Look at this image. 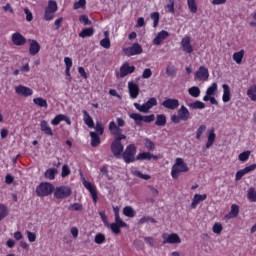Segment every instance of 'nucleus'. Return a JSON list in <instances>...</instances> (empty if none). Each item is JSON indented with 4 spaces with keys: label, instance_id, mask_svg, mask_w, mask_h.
<instances>
[{
    "label": "nucleus",
    "instance_id": "nucleus-1",
    "mask_svg": "<svg viewBox=\"0 0 256 256\" xmlns=\"http://www.w3.org/2000/svg\"><path fill=\"white\" fill-rule=\"evenodd\" d=\"M108 129L111 135L114 137V141L111 144V152L113 153L114 157H116V159H121L125 149L121 141H125L127 136L123 134V129L117 127L115 121H111L109 123Z\"/></svg>",
    "mask_w": 256,
    "mask_h": 256
},
{
    "label": "nucleus",
    "instance_id": "nucleus-2",
    "mask_svg": "<svg viewBox=\"0 0 256 256\" xmlns=\"http://www.w3.org/2000/svg\"><path fill=\"white\" fill-rule=\"evenodd\" d=\"M187 171H189V166H187V163H185V160H183V158H176L175 163L171 169L172 178L179 179V174L187 173Z\"/></svg>",
    "mask_w": 256,
    "mask_h": 256
},
{
    "label": "nucleus",
    "instance_id": "nucleus-3",
    "mask_svg": "<svg viewBox=\"0 0 256 256\" xmlns=\"http://www.w3.org/2000/svg\"><path fill=\"white\" fill-rule=\"evenodd\" d=\"M170 119L172 123L177 125L181 123V121H189V119H191V112H189V109L185 105H182L180 109H178L177 114H173Z\"/></svg>",
    "mask_w": 256,
    "mask_h": 256
},
{
    "label": "nucleus",
    "instance_id": "nucleus-4",
    "mask_svg": "<svg viewBox=\"0 0 256 256\" xmlns=\"http://www.w3.org/2000/svg\"><path fill=\"white\" fill-rule=\"evenodd\" d=\"M53 191H55V186L49 182H42L36 187L38 197H49Z\"/></svg>",
    "mask_w": 256,
    "mask_h": 256
},
{
    "label": "nucleus",
    "instance_id": "nucleus-5",
    "mask_svg": "<svg viewBox=\"0 0 256 256\" xmlns=\"http://www.w3.org/2000/svg\"><path fill=\"white\" fill-rule=\"evenodd\" d=\"M135 155H137V147L134 144L128 145L124 152H122L125 163H134V161H137Z\"/></svg>",
    "mask_w": 256,
    "mask_h": 256
},
{
    "label": "nucleus",
    "instance_id": "nucleus-6",
    "mask_svg": "<svg viewBox=\"0 0 256 256\" xmlns=\"http://www.w3.org/2000/svg\"><path fill=\"white\" fill-rule=\"evenodd\" d=\"M57 9V2L55 0H49L44 12L45 21H53V19H55V13H57Z\"/></svg>",
    "mask_w": 256,
    "mask_h": 256
},
{
    "label": "nucleus",
    "instance_id": "nucleus-7",
    "mask_svg": "<svg viewBox=\"0 0 256 256\" xmlns=\"http://www.w3.org/2000/svg\"><path fill=\"white\" fill-rule=\"evenodd\" d=\"M155 106H157V98L155 97L149 98L148 101L143 105L134 103L135 109H137V111L140 113H149V110L153 109Z\"/></svg>",
    "mask_w": 256,
    "mask_h": 256
},
{
    "label": "nucleus",
    "instance_id": "nucleus-8",
    "mask_svg": "<svg viewBox=\"0 0 256 256\" xmlns=\"http://www.w3.org/2000/svg\"><path fill=\"white\" fill-rule=\"evenodd\" d=\"M71 193V187L69 186H58L54 188L55 199H67V197H71Z\"/></svg>",
    "mask_w": 256,
    "mask_h": 256
},
{
    "label": "nucleus",
    "instance_id": "nucleus-9",
    "mask_svg": "<svg viewBox=\"0 0 256 256\" xmlns=\"http://www.w3.org/2000/svg\"><path fill=\"white\" fill-rule=\"evenodd\" d=\"M162 239H163V245H179L181 243V237H179V234L177 233H164L162 234Z\"/></svg>",
    "mask_w": 256,
    "mask_h": 256
},
{
    "label": "nucleus",
    "instance_id": "nucleus-10",
    "mask_svg": "<svg viewBox=\"0 0 256 256\" xmlns=\"http://www.w3.org/2000/svg\"><path fill=\"white\" fill-rule=\"evenodd\" d=\"M123 51L127 57H133L134 55H141L143 47L139 43H134L132 46L124 48Z\"/></svg>",
    "mask_w": 256,
    "mask_h": 256
},
{
    "label": "nucleus",
    "instance_id": "nucleus-11",
    "mask_svg": "<svg viewBox=\"0 0 256 256\" xmlns=\"http://www.w3.org/2000/svg\"><path fill=\"white\" fill-rule=\"evenodd\" d=\"M194 81H209V69L200 66L194 74Z\"/></svg>",
    "mask_w": 256,
    "mask_h": 256
},
{
    "label": "nucleus",
    "instance_id": "nucleus-12",
    "mask_svg": "<svg viewBox=\"0 0 256 256\" xmlns=\"http://www.w3.org/2000/svg\"><path fill=\"white\" fill-rule=\"evenodd\" d=\"M162 107H164V109H169L170 111H175L176 109H179V100L175 98H165L162 102Z\"/></svg>",
    "mask_w": 256,
    "mask_h": 256
},
{
    "label": "nucleus",
    "instance_id": "nucleus-13",
    "mask_svg": "<svg viewBox=\"0 0 256 256\" xmlns=\"http://www.w3.org/2000/svg\"><path fill=\"white\" fill-rule=\"evenodd\" d=\"M11 40L16 47H23L27 43V38L19 32L13 33Z\"/></svg>",
    "mask_w": 256,
    "mask_h": 256
},
{
    "label": "nucleus",
    "instance_id": "nucleus-14",
    "mask_svg": "<svg viewBox=\"0 0 256 256\" xmlns=\"http://www.w3.org/2000/svg\"><path fill=\"white\" fill-rule=\"evenodd\" d=\"M82 183L84 185V187L89 191L93 202L97 203L98 201V197H97V188L95 187V185L91 184V182H87V180H85V178H83Z\"/></svg>",
    "mask_w": 256,
    "mask_h": 256
},
{
    "label": "nucleus",
    "instance_id": "nucleus-15",
    "mask_svg": "<svg viewBox=\"0 0 256 256\" xmlns=\"http://www.w3.org/2000/svg\"><path fill=\"white\" fill-rule=\"evenodd\" d=\"M15 92L17 93V95H20V97H31V95H33V89L24 85L16 86Z\"/></svg>",
    "mask_w": 256,
    "mask_h": 256
},
{
    "label": "nucleus",
    "instance_id": "nucleus-16",
    "mask_svg": "<svg viewBox=\"0 0 256 256\" xmlns=\"http://www.w3.org/2000/svg\"><path fill=\"white\" fill-rule=\"evenodd\" d=\"M255 169H256V164H252L250 166H247V167L239 170L238 172H236L235 181H241V179H243L244 175H247V174L251 173L252 171H255Z\"/></svg>",
    "mask_w": 256,
    "mask_h": 256
},
{
    "label": "nucleus",
    "instance_id": "nucleus-17",
    "mask_svg": "<svg viewBox=\"0 0 256 256\" xmlns=\"http://www.w3.org/2000/svg\"><path fill=\"white\" fill-rule=\"evenodd\" d=\"M180 45L184 53L191 54L193 52V45H191V37L185 36L184 38H182Z\"/></svg>",
    "mask_w": 256,
    "mask_h": 256
},
{
    "label": "nucleus",
    "instance_id": "nucleus-18",
    "mask_svg": "<svg viewBox=\"0 0 256 256\" xmlns=\"http://www.w3.org/2000/svg\"><path fill=\"white\" fill-rule=\"evenodd\" d=\"M131 73H135V66L129 65V62H125L120 67V77H127V75H131Z\"/></svg>",
    "mask_w": 256,
    "mask_h": 256
},
{
    "label": "nucleus",
    "instance_id": "nucleus-19",
    "mask_svg": "<svg viewBox=\"0 0 256 256\" xmlns=\"http://www.w3.org/2000/svg\"><path fill=\"white\" fill-rule=\"evenodd\" d=\"M128 91L131 99H137L139 97V85L134 82H128Z\"/></svg>",
    "mask_w": 256,
    "mask_h": 256
},
{
    "label": "nucleus",
    "instance_id": "nucleus-20",
    "mask_svg": "<svg viewBox=\"0 0 256 256\" xmlns=\"http://www.w3.org/2000/svg\"><path fill=\"white\" fill-rule=\"evenodd\" d=\"M207 199V194H195L192 203L190 204L191 209H197L199 203H203Z\"/></svg>",
    "mask_w": 256,
    "mask_h": 256
},
{
    "label": "nucleus",
    "instance_id": "nucleus-21",
    "mask_svg": "<svg viewBox=\"0 0 256 256\" xmlns=\"http://www.w3.org/2000/svg\"><path fill=\"white\" fill-rule=\"evenodd\" d=\"M151 159H154V161H157L159 157L151 154L150 152H142L136 156V161H151Z\"/></svg>",
    "mask_w": 256,
    "mask_h": 256
},
{
    "label": "nucleus",
    "instance_id": "nucleus-22",
    "mask_svg": "<svg viewBox=\"0 0 256 256\" xmlns=\"http://www.w3.org/2000/svg\"><path fill=\"white\" fill-rule=\"evenodd\" d=\"M40 130L44 135H47L48 137H53V129H51V126H49V123L46 120H42L40 122Z\"/></svg>",
    "mask_w": 256,
    "mask_h": 256
},
{
    "label": "nucleus",
    "instance_id": "nucleus-23",
    "mask_svg": "<svg viewBox=\"0 0 256 256\" xmlns=\"http://www.w3.org/2000/svg\"><path fill=\"white\" fill-rule=\"evenodd\" d=\"M167 37H169V32H167V30L160 31L153 40L154 45H161Z\"/></svg>",
    "mask_w": 256,
    "mask_h": 256
},
{
    "label": "nucleus",
    "instance_id": "nucleus-24",
    "mask_svg": "<svg viewBox=\"0 0 256 256\" xmlns=\"http://www.w3.org/2000/svg\"><path fill=\"white\" fill-rule=\"evenodd\" d=\"M217 88V83H212L211 86L207 88L206 95L203 97V101H209V97H213V95H215Z\"/></svg>",
    "mask_w": 256,
    "mask_h": 256
},
{
    "label": "nucleus",
    "instance_id": "nucleus-25",
    "mask_svg": "<svg viewBox=\"0 0 256 256\" xmlns=\"http://www.w3.org/2000/svg\"><path fill=\"white\" fill-rule=\"evenodd\" d=\"M222 88H223L222 101L223 103H229L231 101V88L227 84H223Z\"/></svg>",
    "mask_w": 256,
    "mask_h": 256
},
{
    "label": "nucleus",
    "instance_id": "nucleus-26",
    "mask_svg": "<svg viewBox=\"0 0 256 256\" xmlns=\"http://www.w3.org/2000/svg\"><path fill=\"white\" fill-rule=\"evenodd\" d=\"M30 47H29V53L30 55H37L39 51H41V45H39V42L36 40H29Z\"/></svg>",
    "mask_w": 256,
    "mask_h": 256
},
{
    "label": "nucleus",
    "instance_id": "nucleus-27",
    "mask_svg": "<svg viewBox=\"0 0 256 256\" xmlns=\"http://www.w3.org/2000/svg\"><path fill=\"white\" fill-rule=\"evenodd\" d=\"M82 113L85 125H87V127H89L90 129L95 128V122L93 121V118H91V116L89 115V112H87V110H83Z\"/></svg>",
    "mask_w": 256,
    "mask_h": 256
},
{
    "label": "nucleus",
    "instance_id": "nucleus-28",
    "mask_svg": "<svg viewBox=\"0 0 256 256\" xmlns=\"http://www.w3.org/2000/svg\"><path fill=\"white\" fill-rule=\"evenodd\" d=\"M239 215V205L232 204L231 210L228 215H226V219H235Z\"/></svg>",
    "mask_w": 256,
    "mask_h": 256
},
{
    "label": "nucleus",
    "instance_id": "nucleus-29",
    "mask_svg": "<svg viewBox=\"0 0 256 256\" xmlns=\"http://www.w3.org/2000/svg\"><path fill=\"white\" fill-rule=\"evenodd\" d=\"M243 57H245V50H240L233 54L232 59L237 65H241V63H243Z\"/></svg>",
    "mask_w": 256,
    "mask_h": 256
},
{
    "label": "nucleus",
    "instance_id": "nucleus-30",
    "mask_svg": "<svg viewBox=\"0 0 256 256\" xmlns=\"http://www.w3.org/2000/svg\"><path fill=\"white\" fill-rule=\"evenodd\" d=\"M90 137L92 147H99V145H101V138L99 137L97 132H90Z\"/></svg>",
    "mask_w": 256,
    "mask_h": 256
},
{
    "label": "nucleus",
    "instance_id": "nucleus-31",
    "mask_svg": "<svg viewBox=\"0 0 256 256\" xmlns=\"http://www.w3.org/2000/svg\"><path fill=\"white\" fill-rule=\"evenodd\" d=\"M216 138H217V135H215V130H210L208 134V140L206 143V149H210V147H213V144L215 143Z\"/></svg>",
    "mask_w": 256,
    "mask_h": 256
},
{
    "label": "nucleus",
    "instance_id": "nucleus-32",
    "mask_svg": "<svg viewBox=\"0 0 256 256\" xmlns=\"http://www.w3.org/2000/svg\"><path fill=\"white\" fill-rule=\"evenodd\" d=\"M155 125L158 127H165V125H167V117L164 114H158L156 116Z\"/></svg>",
    "mask_w": 256,
    "mask_h": 256
},
{
    "label": "nucleus",
    "instance_id": "nucleus-33",
    "mask_svg": "<svg viewBox=\"0 0 256 256\" xmlns=\"http://www.w3.org/2000/svg\"><path fill=\"white\" fill-rule=\"evenodd\" d=\"M166 75L168 77H177V68L173 64H168L166 67Z\"/></svg>",
    "mask_w": 256,
    "mask_h": 256
},
{
    "label": "nucleus",
    "instance_id": "nucleus-34",
    "mask_svg": "<svg viewBox=\"0 0 256 256\" xmlns=\"http://www.w3.org/2000/svg\"><path fill=\"white\" fill-rule=\"evenodd\" d=\"M94 33L95 29L85 28L79 33V37H81V39H85V37H93Z\"/></svg>",
    "mask_w": 256,
    "mask_h": 256
},
{
    "label": "nucleus",
    "instance_id": "nucleus-35",
    "mask_svg": "<svg viewBox=\"0 0 256 256\" xmlns=\"http://www.w3.org/2000/svg\"><path fill=\"white\" fill-rule=\"evenodd\" d=\"M33 103L38 107H44V109H47L49 107V104H47V100H45V98L42 97L34 98Z\"/></svg>",
    "mask_w": 256,
    "mask_h": 256
},
{
    "label": "nucleus",
    "instance_id": "nucleus-36",
    "mask_svg": "<svg viewBox=\"0 0 256 256\" xmlns=\"http://www.w3.org/2000/svg\"><path fill=\"white\" fill-rule=\"evenodd\" d=\"M55 175H57V169L49 168L46 170L44 177H46V179H48L49 181H53V179H55Z\"/></svg>",
    "mask_w": 256,
    "mask_h": 256
},
{
    "label": "nucleus",
    "instance_id": "nucleus-37",
    "mask_svg": "<svg viewBox=\"0 0 256 256\" xmlns=\"http://www.w3.org/2000/svg\"><path fill=\"white\" fill-rule=\"evenodd\" d=\"M129 117L135 121L136 125H143V115L139 113H130Z\"/></svg>",
    "mask_w": 256,
    "mask_h": 256
},
{
    "label": "nucleus",
    "instance_id": "nucleus-38",
    "mask_svg": "<svg viewBox=\"0 0 256 256\" xmlns=\"http://www.w3.org/2000/svg\"><path fill=\"white\" fill-rule=\"evenodd\" d=\"M247 199L251 203H256V190L253 187L247 190Z\"/></svg>",
    "mask_w": 256,
    "mask_h": 256
},
{
    "label": "nucleus",
    "instance_id": "nucleus-39",
    "mask_svg": "<svg viewBox=\"0 0 256 256\" xmlns=\"http://www.w3.org/2000/svg\"><path fill=\"white\" fill-rule=\"evenodd\" d=\"M188 93L191 95V97L197 99V97L201 95V89H199L197 86H192L188 89Z\"/></svg>",
    "mask_w": 256,
    "mask_h": 256
},
{
    "label": "nucleus",
    "instance_id": "nucleus-40",
    "mask_svg": "<svg viewBox=\"0 0 256 256\" xmlns=\"http://www.w3.org/2000/svg\"><path fill=\"white\" fill-rule=\"evenodd\" d=\"M249 157H251V151H244L238 155V161H241V163H245L249 161Z\"/></svg>",
    "mask_w": 256,
    "mask_h": 256
},
{
    "label": "nucleus",
    "instance_id": "nucleus-41",
    "mask_svg": "<svg viewBox=\"0 0 256 256\" xmlns=\"http://www.w3.org/2000/svg\"><path fill=\"white\" fill-rule=\"evenodd\" d=\"M123 215H125V217H130L133 218L136 215L135 210L133 209V207L131 206H126L123 209Z\"/></svg>",
    "mask_w": 256,
    "mask_h": 256
},
{
    "label": "nucleus",
    "instance_id": "nucleus-42",
    "mask_svg": "<svg viewBox=\"0 0 256 256\" xmlns=\"http://www.w3.org/2000/svg\"><path fill=\"white\" fill-rule=\"evenodd\" d=\"M187 106L190 109H205V103L201 102V101H195L192 103H187Z\"/></svg>",
    "mask_w": 256,
    "mask_h": 256
},
{
    "label": "nucleus",
    "instance_id": "nucleus-43",
    "mask_svg": "<svg viewBox=\"0 0 256 256\" xmlns=\"http://www.w3.org/2000/svg\"><path fill=\"white\" fill-rule=\"evenodd\" d=\"M166 12L175 15V0H168L167 5L165 6Z\"/></svg>",
    "mask_w": 256,
    "mask_h": 256
},
{
    "label": "nucleus",
    "instance_id": "nucleus-44",
    "mask_svg": "<svg viewBox=\"0 0 256 256\" xmlns=\"http://www.w3.org/2000/svg\"><path fill=\"white\" fill-rule=\"evenodd\" d=\"M132 174L134 177H138L139 179H143L144 181H149L151 179V176L149 174H143L141 171L134 170L132 171Z\"/></svg>",
    "mask_w": 256,
    "mask_h": 256
},
{
    "label": "nucleus",
    "instance_id": "nucleus-45",
    "mask_svg": "<svg viewBox=\"0 0 256 256\" xmlns=\"http://www.w3.org/2000/svg\"><path fill=\"white\" fill-rule=\"evenodd\" d=\"M9 215V209L5 204H0V221H3L5 217Z\"/></svg>",
    "mask_w": 256,
    "mask_h": 256
},
{
    "label": "nucleus",
    "instance_id": "nucleus-46",
    "mask_svg": "<svg viewBox=\"0 0 256 256\" xmlns=\"http://www.w3.org/2000/svg\"><path fill=\"white\" fill-rule=\"evenodd\" d=\"M187 5L190 13H197V1L187 0Z\"/></svg>",
    "mask_w": 256,
    "mask_h": 256
},
{
    "label": "nucleus",
    "instance_id": "nucleus-47",
    "mask_svg": "<svg viewBox=\"0 0 256 256\" xmlns=\"http://www.w3.org/2000/svg\"><path fill=\"white\" fill-rule=\"evenodd\" d=\"M139 225H145V223H157V221L151 216H144L138 221Z\"/></svg>",
    "mask_w": 256,
    "mask_h": 256
},
{
    "label": "nucleus",
    "instance_id": "nucleus-48",
    "mask_svg": "<svg viewBox=\"0 0 256 256\" xmlns=\"http://www.w3.org/2000/svg\"><path fill=\"white\" fill-rule=\"evenodd\" d=\"M207 131V126L202 124L198 127V129L196 130V139L199 141V139H201V137L203 136V133Z\"/></svg>",
    "mask_w": 256,
    "mask_h": 256
},
{
    "label": "nucleus",
    "instance_id": "nucleus-49",
    "mask_svg": "<svg viewBox=\"0 0 256 256\" xmlns=\"http://www.w3.org/2000/svg\"><path fill=\"white\" fill-rule=\"evenodd\" d=\"M105 241V235L104 234H96L94 237V243L97 245H103V242Z\"/></svg>",
    "mask_w": 256,
    "mask_h": 256
},
{
    "label": "nucleus",
    "instance_id": "nucleus-50",
    "mask_svg": "<svg viewBox=\"0 0 256 256\" xmlns=\"http://www.w3.org/2000/svg\"><path fill=\"white\" fill-rule=\"evenodd\" d=\"M107 227H109V229H111L112 233H114L115 235H119V233H121V227L118 226L116 223H111Z\"/></svg>",
    "mask_w": 256,
    "mask_h": 256
},
{
    "label": "nucleus",
    "instance_id": "nucleus-51",
    "mask_svg": "<svg viewBox=\"0 0 256 256\" xmlns=\"http://www.w3.org/2000/svg\"><path fill=\"white\" fill-rule=\"evenodd\" d=\"M212 230L216 235H221V231H223V225H221V223H215L212 227Z\"/></svg>",
    "mask_w": 256,
    "mask_h": 256
},
{
    "label": "nucleus",
    "instance_id": "nucleus-52",
    "mask_svg": "<svg viewBox=\"0 0 256 256\" xmlns=\"http://www.w3.org/2000/svg\"><path fill=\"white\" fill-rule=\"evenodd\" d=\"M87 5V0H79L78 2L74 3V9H85V6Z\"/></svg>",
    "mask_w": 256,
    "mask_h": 256
},
{
    "label": "nucleus",
    "instance_id": "nucleus-53",
    "mask_svg": "<svg viewBox=\"0 0 256 256\" xmlns=\"http://www.w3.org/2000/svg\"><path fill=\"white\" fill-rule=\"evenodd\" d=\"M26 235L30 243H35V241H37V234H35L34 232L27 230Z\"/></svg>",
    "mask_w": 256,
    "mask_h": 256
},
{
    "label": "nucleus",
    "instance_id": "nucleus-54",
    "mask_svg": "<svg viewBox=\"0 0 256 256\" xmlns=\"http://www.w3.org/2000/svg\"><path fill=\"white\" fill-rule=\"evenodd\" d=\"M151 19L153 22V27H157V25H159V19H160V16H159V12H154L151 14Z\"/></svg>",
    "mask_w": 256,
    "mask_h": 256
},
{
    "label": "nucleus",
    "instance_id": "nucleus-55",
    "mask_svg": "<svg viewBox=\"0 0 256 256\" xmlns=\"http://www.w3.org/2000/svg\"><path fill=\"white\" fill-rule=\"evenodd\" d=\"M100 173L108 179V181H111V176H109V169L107 168L106 165L102 166L100 168Z\"/></svg>",
    "mask_w": 256,
    "mask_h": 256
},
{
    "label": "nucleus",
    "instance_id": "nucleus-56",
    "mask_svg": "<svg viewBox=\"0 0 256 256\" xmlns=\"http://www.w3.org/2000/svg\"><path fill=\"white\" fill-rule=\"evenodd\" d=\"M95 131H97L98 135H103L105 128L101 122H96V126H94Z\"/></svg>",
    "mask_w": 256,
    "mask_h": 256
},
{
    "label": "nucleus",
    "instance_id": "nucleus-57",
    "mask_svg": "<svg viewBox=\"0 0 256 256\" xmlns=\"http://www.w3.org/2000/svg\"><path fill=\"white\" fill-rule=\"evenodd\" d=\"M144 145L148 151H153V149H155V143L149 139L145 140Z\"/></svg>",
    "mask_w": 256,
    "mask_h": 256
},
{
    "label": "nucleus",
    "instance_id": "nucleus-58",
    "mask_svg": "<svg viewBox=\"0 0 256 256\" xmlns=\"http://www.w3.org/2000/svg\"><path fill=\"white\" fill-rule=\"evenodd\" d=\"M100 45L104 49H109L111 47V40H109V38H104L100 41Z\"/></svg>",
    "mask_w": 256,
    "mask_h": 256
},
{
    "label": "nucleus",
    "instance_id": "nucleus-59",
    "mask_svg": "<svg viewBox=\"0 0 256 256\" xmlns=\"http://www.w3.org/2000/svg\"><path fill=\"white\" fill-rule=\"evenodd\" d=\"M61 121H63V114L55 116V118L51 120V125L57 126Z\"/></svg>",
    "mask_w": 256,
    "mask_h": 256
},
{
    "label": "nucleus",
    "instance_id": "nucleus-60",
    "mask_svg": "<svg viewBox=\"0 0 256 256\" xmlns=\"http://www.w3.org/2000/svg\"><path fill=\"white\" fill-rule=\"evenodd\" d=\"M151 75H153V72L150 68H146L142 73V79H150Z\"/></svg>",
    "mask_w": 256,
    "mask_h": 256
},
{
    "label": "nucleus",
    "instance_id": "nucleus-61",
    "mask_svg": "<svg viewBox=\"0 0 256 256\" xmlns=\"http://www.w3.org/2000/svg\"><path fill=\"white\" fill-rule=\"evenodd\" d=\"M63 24V17L57 18L54 21V25H55V31H59V29H61V25Z\"/></svg>",
    "mask_w": 256,
    "mask_h": 256
},
{
    "label": "nucleus",
    "instance_id": "nucleus-62",
    "mask_svg": "<svg viewBox=\"0 0 256 256\" xmlns=\"http://www.w3.org/2000/svg\"><path fill=\"white\" fill-rule=\"evenodd\" d=\"M115 224L120 227H127V223L123 222L121 216H115Z\"/></svg>",
    "mask_w": 256,
    "mask_h": 256
},
{
    "label": "nucleus",
    "instance_id": "nucleus-63",
    "mask_svg": "<svg viewBox=\"0 0 256 256\" xmlns=\"http://www.w3.org/2000/svg\"><path fill=\"white\" fill-rule=\"evenodd\" d=\"M71 174V169H69L68 165L62 166V177H68Z\"/></svg>",
    "mask_w": 256,
    "mask_h": 256
},
{
    "label": "nucleus",
    "instance_id": "nucleus-64",
    "mask_svg": "<svg viewBox=\"0 0 256 256\" xmlns=\"http://www.w3.org/2000/svg\"><path fill=\"white\" fill-rule=\"evenodd\" d=\"M24 13L26 15V21H33V13L29 10V8H24Z\"/></svg>",
    "mask_w": 256,
    "mask_h": 256
}]
</instances>
